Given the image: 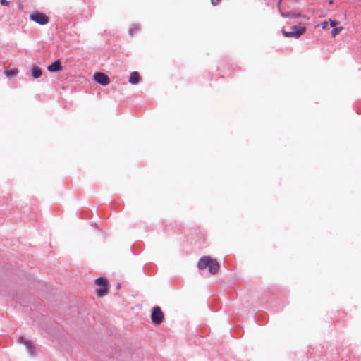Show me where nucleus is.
Masks as SVG:
<instances>
[{"mask_svg": "<svg viewBox=\"0 0 361 361\" xmlns=\"http://www.w3.org/2000/svg\"><path fill=\"white\" fill-rule=\"evenodd\" d=\"M221 0H211V4L214 6L219 4Z\"/></svg>", "mask_w": 361, "mask_h": 361, "instance_id": "a211bd4d", "label": "nucleus"}, {"mask_svg": "<svg viewBox=\"0 0 361 361\" xmlns=\"http://www.w3.org/2000/svg\"><path fill=\"white\" fill-rule=\"evenodd\" d=\"M95 283L99 286V287L101 286H108V281L106 280V278L104 277H99L97 278L96 280H95Z\"/></svg>", "mask_w": 361, "mask_h": 361, "instance_id": "f8f14e48", "label": "nucleus"}, {"mask_svg": "<svg viewBox=\"0 0 361 361\" xmlns=\"http://www.w3.org/2000/svg\"><path fill=\"white\" fill-rule=\"evenodd\" d=\"M108 293V286H101L97 288L96 293L98 297H103Z\"/></svg>", "mask_w": 361, "mask_h": 361, "instance_id": "9b49d317", "label": "nucleus"}, {"mask_svg": "<svg viewBox=\"0 0 361 361\" xmlns=\"http://www.w3.org/2000/svg\"><path fill=\"white\" fill-rule=\"evenodd\" d=\"M197 267L200 269H204L207 267L212 274H216L219 269V264L216 259H212L209 256H204L200 259Z\"/></svg>", "mask_w": 361, "mask_h": 361, "instance_id": "f257e3e1", "label": "nucleus"}, {"mask_svg": "<svg viewBox=\"0 0 361 361\" xmlns=\"http://www.w3.org/2000/svg\"><path fill=\"white\" fill-rule=\"evenodd\" d=\"M31 73H32V76L35 79L39 78L42 74V70L37 66H33L32 67Z\"/></svg>", "mask_w": 361, "mask_h": 361, "instance_id": "9d476101", "label": "nucleus"}, {"mask_svg": "<svg viewBox=\"0 0 361 361\" xmlns=\"http://www.w3.org/2000/svg\"><path fill=\"white\" fill-rule=\"evenodd\" d=\"M281 1H282V0H279L276 4L278 11L279 13L282 11V10L281 9Z\"/></svg>", "mask_w": 361, "mask_h": 361, "instance_id": "dca6fc26", "label": "nucleus"}, {"mask_svg": "<svg viewBox=\"0 0 361 361\" xmlns=\"http://www.w3.org/2000/svg\"><path fill=\"white\" fill-rule=\"evenodd\" d=\"M328 27V23L326 21H324L322 23V27L323 29H326Z\"/></svg>", "mask_w": 361, "mask_h": 361, "instance_id": "6ab92c4d", "label": "nucleus"}, {"mask_svg": "<svg viewBox=\"0 0 361 361\" xmlns=\"http://www.w3.org/2000/svg\"><path fill=\"white\" fill-rule=\"evenodd\" d=\"M137 30H138V27L137 25L131 27L129 29V35L133 36L137 32Z\"/></svg>", "mask_w": 361, "mask_h": 361, "instance_id": "4468645a", "label": "nucleus"}, {"mask_svg": "<svg viewBox=\"0 0 361 361\" xmlns=\"http://www.w3.org/2000/svg\"><path fill=\"white\" fill-rule=\"evenodd\" d=\"M18 73V71L17 69H11L10 71H6V75L8 77L16 76V75H17Z\"/></svg>", "mask_w": 361, "mask_h": 361, "instance_id": "ddd939ff", "label": "nucleus"}, {"mask_svg": "<svg viewBox=\"0 0 361 361\" xmlns=\"http://www.w3.org/2000/svg\"><path fill=\"white\" fill-rule=\"evenodd\" d=\"M290 29H291V31H290V32H287L283 29L282 30L283 35L286 37H293V38L298 39L301 35H302L305 32V30H306L305 27L300 26V25H293L290 27Z\"/></svg>", "mask_w": 361, "mask_h": 361, "instance_id": "f03ea898", "label": "nucleus"}, {"mask_svg": "<svg viewBox=\"0 0 361 361\" xmlns=\"http://www.w3.org/2000/svg\"><path fill=\"white\" fill-rule=\"evenodd\" d=\"M47 70L50 72H57L61 70V61L59 59L54 61L48 66Z\"/></svg>", "mask_w": 361, "mask_h": 361, "instance_id": "6e6552de", "label": "nucleus"}, {"mask_svg": "<svg viewBox=\"0 0 361 361\" xmlns=\"http://www.w3.org/2000/svg\"><path fill=\"white\" fill-rule=\"evenodd\" d=\"M330 22H331V27H335L337 25V23H338L336 21L331 20H330Z\"/></svg>", "mask_w": 361, "mask_h": 361, "instance_id": "aec40b11", "label": "nucleus"}, {"mask_svg": "<svg viewBox=\"0 0 361 361\" xmlns=\"http://www.w3.org/2000/svg\"><path fill=\"white\" fill-rule=\"evenodd\" d=\"M140 75L137 72L134 71L130 73V78H129V82L133 85H137L140 82Z\"/></svg>", "mask_w": 361, "mask_h": 361, "instance_id": "1a4fd4ad", "label": "nucleus"}, {"mask_svg": "<svg viewBox=\"0 0 361 361\" xmlns=\"http://www.w3.org/2000/svg\"><path fill=\"white\" fill-rule=\"evenodd\" d=\"M280 15L283 18H288L290 19H295L298 18L302 17V15L300 12H298L295 10H293V11H287V12H284L282 11L280 13Z\"/></svg>", "mask_w": 361, "mask_h": 361, "instance_id": "0eeeda50", "label": "nucleus"}, {"mask_svg": "<svg viewBox=\"0 0 361 361\" xmlns=\"http://www.w3.org/2000/svg\"><path fill=\"white\" fill-rule=\"evenodd\" d=\"M342 30V27H334L332 30H331V35L333 37H336L339 32L340 31Z\"/></svg>", "mask_w": 361, "mask_h": 361, "instance_id": "2eb2a0df", "label": "nucleus"}, {"mask_svg": "<svg viewBox=\"0 0 361 361\" xmlns=\"http://www.w3.org/2000/svg\"><path fill=\"white\" fill-rule=\"evenodd\" d=\"M0 3L2 6H8L9 4V2L7 0H0Z\"/></svg>", "mask_w": 361, "mask_h": 361, "instance_id": "f3484780", "label": "nucleus"}, {"mask_svg": "<svg viewBox=\"0 0 361 361\" xmlns=\"http://www.w3.org/2000/svg\"><path fill=\"white\" fill-rule=\"evenodd\" d=\"M94 80L99 84L105 86L110 82L109 77L104 73L97 72L94 75Z\"/></svg>", "mask_w": 361, "mask_h": 361, "instance_id": "39448f33", "label": "nucleus"}, {"mask_svg": "<svg viewBox=\"0 0 361 361\" xmlns=\"http://www.w3.org/2000/svg\"><path fill=\"white\" fill-rule=\"evenodd\" d=\"M18 343L25 345L28 353L30 355L34 356L35 355V347L32 345L30 341L26 340L23 336H20L18 338Z\"/></svg>", "mask_w": 361, "mask_h": 361, "instance_id": "423d86ee", "label": "nucleus"}, {"mask_svg": "<svg viewBox=\"0 0 361 361\" xmlns=\"http://www.w3.org/2000/svg\"><path fill=\"white\" fill-rule=\"evenodd\" d=\"M31 20L40 25H44L49 23V17L41 12H35L30 16Z\"/></svg>", "mask_w": 361, "mask_h": 361, "instance_id": "7ed1b4c3", "label": "nucleus"}, {"mask_svg": "<svg viewBox=\"0 0 361 361\" xmlns=\"http://www.w3.org/2000/svg\"><path fill=\"white\" fill-rule=\"evenodd\" d=\"M164 319V314L159 306H155L153 307L152 314H151V319L154 324H159L162 322Z\"/></svg>", "mask_w": 361, "mask_h": 361, "instance_id": "20e7f679", "label": "nucleus"}]
</instances>
